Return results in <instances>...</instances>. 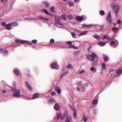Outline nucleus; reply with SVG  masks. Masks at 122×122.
I'll list each match as a JSON object with an SVG mask.
<instances>
[{
    "label": "nucleus",
    "mask_w": 122,
    "mask_h": 122,
    "mask_svg": "<svg viewBox=\"0 0 122 122\" xmlns=\"http://www.w3.org/2000/svg\"><path fill=\"white\" fill-rule=\"evenodd\" d=\"M84 18L83 17L80 16H78L76 17V19L79 21H81Z\"/></svg>",
    "instance_id": "1a4fd4ad"
},
{
    "label": "nucleus",
    "mask_w": 122,
    "mask_h": 122,
    "mask_svg": "<svg viewBox=\"0 0 122 122\" xmlns=\"http://www.w3.org/2000/svg\"><path fill=\"white\" fill-rule=\"evenodd\" d=\"M55 90L59 94H60L61 93V88L59 86H56L55 88Z\"/></svg>",
    "instance_id": "9d476101"
},
{
    "label": "nucleus",
    "mask_w": 122,
    "mask_h": 122,
    "mask_svg": "<svg viewBox=\"0 0 122 122\" xmlns=\"http://www.w3.org/2000/svg\"><path fill=\"white\" fill-rule=\"evenodd\" d=\"M3 49H1L0 50V52H3Z\"/></svg>",
    "instance_id": "0e129e2a"
},
{
    "label": "nucleus",
    "mask_w": 122,
    "mask_h": 122,
    "mask_svg": "<svg viewBox=\"0 0 122 122\" xmlns=\"http://www.w3.org/2000/svg\"><path fill=\"white\" fill-rule=\"evenodd\" d=\"M43 3L45 5L46 7H48L49 6V4L48 2L45 1L43 2Z\"/></svg>",
    "instance_id": "b1692460"
},
{
    "label": "nucleus",
    "mask_w": 122,
    "mask_h": 122,
    "mask_svg": "<svg viewBox=\"0 0 122 122\" xmlns=\"http://www.w3.org/2000/svg\"><path fill=\"white\" fill-rule=\"evenodd\" d=\"M93 37L95 39H100V36L97 34H95L94 36Z\"/></svg>",
    "instance_id": "c85d7f7f"
},
{
    "label": "nucleus",
    "mask_w": 122,
    "mask_h": 122,
    "mask_svg": "<svg viewBox=\"0 0 122 122\" xmlns=\"http://www.w3.org/2000/svg\"><path fill=\"white\" fill-rule=\"evenodd\" d=\"M54 101L55 100L53 99H50L49 100V102L51 103L54 102Z\"/></svg>",
    "instance_id": "4c0bfd02"
},
{
    "label": "nucleus",
    "mask_w": 122,
    "mask_h": 122,
    "mask_svg": "<svg viewBox=\"0 0 122 122\" xmlns=\"http://www.w3.org/2000/svg\"><path fill=\"white\" fill-rule=\"evenodd\" d=\"M27 20H36H36L35 19L33 18L28 19Z\"/></svg>",
    "instance_id": "052dcab7"
},
{
    "label": "nucleus",
    "mask_w": 122,
    "mask_h": 122,
    "mask_svg": "<svg viewBox=\"0 0 122 122\" xmlns=\"http://www.w3.org/2000/svg\"><path fill=\"white\" fill-rule=\"evenodd\" d=\"M103 58L104 59V61L106 62H107L109 61L108 57L106 55L104 56Z\"/></svg>",
    "instance_id": "a211bd4d"
},
{
    "label": "nucleus",
    "mask_w": 122,
    "mask_h": 122,
    "mask_svg": "<svg viewBox=\"0 0 122 122\" xmlns=\"http://www.w3.org/2000/svg\"><path fill=\"white\" fill-rule=\"evenodd\" d=\"M87 59L91 61L94 60L95 58L97 57V55L95 53L93 52L91 55H87Z\"/></svg>",
    "instance_id": "f257e3e1"
},
{
    "label": "nucleus",
    "mask_w": 122,
    "mask_h": 122,
    "mask_svg": "<svg viewBox=\"0 0 122 122\" xmlns=\"http://www.w3.org/2000/svg\"><path fill=\"white\" fill-rule=\"evenodd\" d=\"M55 23L56 24L59 25H64V24L63 23L61 22L60 21L55 22Z\"/></svg>",
    "instance_id": "cd10ccee"
},
{
    "label": "nucleus",
    "mask_w": 122,
    "mask_h": 122,
    "mask_svg": "<svg viewBox=\"0 0 122 122\" xmlns=\"http://www.w3.org/2000/svg\"><path fill=\"white\" fill-rule=\"evenodd\" d=\"M60 106L58 103H56L54 106V109L56 110H58L60 109Z\"/></svg>",
    "instance_id": "6e6552de"
},
{
    "label": "nucleus",
    "mask_w": 122,
    "mask_h": 122,
    "mask_svg": "<svg viewBox=\"0 0 122 122\" xmlns=\"http://www.w3.org/2000/svg\"><path fill=\"white\" fill-rule=\"evenodd\" d=\"M61 18L64 19L65 20L66 19V15H61Z\"/></svg>",
    "instance_id": "2f4dec72"
},
{
    "label": "nucleus",
    "mask_w": 122,
    "mask_h": 122,
    "mask_svg": "<svg viewBox=\"0 0 122 122\" xmlns=\"http://www.w3.org/2000/svg\"><path fill=\"white\" fill-rule=\"evenodd\" d=\"M2 25L3 26H5L6 25V23L5 22H3L2 23Z\"/></svg>",
    "instance_id": "bf43d9fd"
},
{
    "label": "nucleus",
    "mask_w": 122,
    "mask_h": 122,
    "mask_svg": "<svg viewBox=\"0 0 122 122\" xmlns=\"http://www.w3.org/2000/svg\"><path fill=\"white\" fill-rule=\"evenodd\" d=\"M102 66L104 69H105L106 68V64L104 63L102 64Z\"/></svg>",
    "instance_id": "c03bdc74"
},
{
    "label": "nucleus",
    "mask_w": 122,
    "mask_h": 122,
    "mask_svg": "<svg viewBox=\"0 0 122 122\" xmlns=\"http://www.w3.org/2000/svg\"><path fill=\"white\" fill-rule=\"evenodd\" d=\"M3 53L5 55H6L8 54V51L7 50H4L3 49Z\"/></svg>",
    "instance_id": "c756f323"
},
{
    "label": "nucleus",
    "mask_w": 122,
    "mask_h": 122,
    "mask_svg": "<svg viewBox=\"0 0 122 122\" xmlns=\"http://www.w3.org/2000/svg\"><path fill=\"white\" fill-rule=\"evenodd\" d=\"M67 17V18L69 19L72 20L73 19H74V18L73 16L70 15H68Z\"/></svg>",
    "instance_id": "7c9ffc66"
},
{
    "label": "nucleus",
    "mask_w": 122,
    "mask_h": 122,
    "mask_svg": "<svg viewBox=\"0 0 122 122\" xmlns=\"http://www.w3.org/2000/svg\"><path fill=\"white\" fill-rule=\"evenodd\" d=\"M32 42L33 43H36L37 42V41L36 40H34L32 41Z\"/></svg>",
    "instance_id": "09e8293b"
},
{
    "label": "nucleus",
    "mask_w": 122,
    "mask_h": 122,
    "mask_svg": "<svg viewBox=\"0 0 122 122\" xmlns=\"http://www.w3.org/2000/svg\"><path fill=\"white\" fill-rule=\"evenodd\" d=\"M82 88V92H84L85 91V88L84 86H81Z\"/></svg>",
    "instance_id": "a18cd8bd"
},
{
    "label": "nucleus",
    "mask_w": 122,
    "mask_h": 122,
    "mask_svg": "<svg viewBox=\"0 0 122 122\" xmlns=\"http://www.w3.org/2000/svg\"><path fill=\"white\" fill-rule=\"evenodd\" d=\"M84 120L85 122H86L87 120V118L85 117V116L84 117Z\"/></svg>",
    "instance_id": "603ef678"
},
{
    "label": "nucleus",
    "mask_w": 122,
    "mask_h": 122,
    "mask_svg": "<svg viewBox=\"0 0 122 122\" xmlns=\"http://www.w3.org/2000/svg\"><path fill=\"white\" fill-rule=\"evenodd\" d=\"M13 23H8L7 24H6V25H7V26H10L12 24H13Z\"/></svg>",
    "instance_id": "8fccbe9b"
},
{
    "label": "nucleus",
    "mask_w": 122,
    "mask_h": 122,
    "mask_svg": "<svg viewBox=\"0 0 122 122\" xmlns=\"http://www.w3.org/2000/svg\"><path fill=\"white\" fill-rule=\"evenodd\" d=\"M116 29L117 30H118V28H117H117H116Z\"/></svg>",
    "instance_id": "774afa93"
},
{
    "label": "nucleus",
    "mask_w": 122,
    "mask_h": 122,
    "mask_svg": "<svg viewBox=\"0 0 122 122\" xmlns=\"http://www.w3.org/2000/svg\"><path fill=\"white\" fill-rule=\"evenodd\" d=\"M62 114L61 113H59L57 115V118L58 119H60L61 117Z\"/></svg>",
    "instance_id": "72a5a7b5"
},
{
    "label": "nucleus",
    "mask_w": 122,
    "mask_h": 122,
    "mask_svg": "<svg viewBox=\"0 0 122 122\" xmlns=\"http://www.w3.org/2000/svg\"><path fill=\"white\" fill-rule=\"evenodd\" d=\"M87 25L86 24H83L82 25V26L83 27H87Z\"/></svg>",
    "instance_id": "864d4df0"
},
{
    "label": "nucleus",
    "mask_w": 122,
    "mask_h": 122,
    "mask_svg": "<svg viewBox=\"0 0 122 122\" xmlns=\"http://www.w3.org/2000/svg\"><path fill=\"white\" fill-rule=\"evenodd\" d=\"M77 91H80L81 89L79 86H78L77 88Z\"/></svg>",
    "instance_id": "13d9d810"
},
{
    "label": "nucleus",
    "mask_w": 122,
    "mask_h": 122,
    "mask_svg": "<svg viewBox=\"0 0 122 122\" xmlns=\"http://www.w3.org/2000/svg\"><path fill=\"white\" fill-rule=\"evenodd\" d=\"M51 67L53 68L56 69H58L59 68V66L57 62L51 64Z\"/></svg>",
    "instance_id": "423d86ee"
},
{
    "label": "nucleus",
    "mask_w": 122,
    "mask_h": 122,
    "mask_svg": "<svg viewBox=\"0 0 122 122\" xmlns=\"http://www.w3.org/2000/svg\"><path fill=\"white\" fill-rule=\"evenodd\" d=\"M69 70H67L66 71L64 72L61 75V79L62 77L64 76L67 75L69 72Z\"/></svg>",
    "instance_id": "dca6fc26"
},
{
    "label": "nucleus",
    "mask_w": 122,
    "mask_h": 122,
    "mask_svg": "<svg viewBox=\"0 0 122 122\" xmlns=\"http://www.w3.org/2000/svg\"><path fill=\"white\" fill-rule=\"evenodd\" d=\"M72 47H73L75 49H77L79 48L78 47L74 46L73 45H72Z\"/></svg>",
    "instance_id": "4d7b16f0"
},
{
    "label": "nucleus",
    "mask_w": 122,
    "mask_h": 122,
    "mask_svg": "<svg viewBox=\"0 0 122 122\" xmlns=\"http://www.w3.org/2000/svg\"><path fill=\"white\" fill-rule=\"evenodd\" d=\"M117 23L119 25H120L121 24V21L120 20H118Z\"/></svg>",
    "instance_id": "3c124183"
},
{
    "label": "nucleus",
    "mask_w": 122,
    "mask_h": 122,
    "mask_svg": "<svg viewBox=\"0 0 122 122\" xmlns=\"http://www.w3.org/2000/svg\"><path fill=\"white\" fill-rule=\"evenodd\" d=\"M112 7L115 11V13L117 15V14L120 9V6L118 4H113L112 6Z\"/></svg>",
    "instance_id": "f03ea898"
},
{
    "label": "nucleus",
    "mask_w": 122,
    "mask_h": 122,
    "mask_svg": "<svg viewBox=\"0 0 122 122\" xmlns=\"http://www.w3.org/2000/svg\"><path fill=\"white\" fill-rule=\"evenodd\" d=\"M98 44L100 46H104L106 45V43L105 42H99Z\"/></svg>",
    "instance_id": "412c9836"
},
{
    "label": "nucleus",
    "mask_w": 122,
    "mask_h": 122,
    "mask_svg": "<svg viewBox=\"0 0 122 122\" xmlns=\"http://www.w3.org/2000/svg\"><path fill=\"white\" fill-rule=\"evenodd\" d=\"M55 19L56 20H57L56 22H59L61 21L60 17L58 16H55Z\"/></svg>",
    "instance_id": "6ab92c4d"
},
{
    "label": "nucleus",
    "mask_w": 122,
    "mask_h": 122,
    "mask_svg": "<svg viewBox=\"0 0 122 122\" xmlns=\"http://www.w3.org/2000/svg\"><path fill=\"white\" fill-rule=\"evenodd\" d=\"M12 91L15 93L13 94V96L15 97H19L20 96V90L19 89L13 88Z\"/></svg>",
    "instance_id": "7ed1b4c3"
},
{
    "label": "nucleus",
    "mask_w": 122,
    "mask_h": 122,
    "mask_svg": "<svg viewBox=\"0 0 122 122\" xmlns=\"http://www.w3.org/2000/svg\"><path fill=\"white\" fill-rule=\"evenodd\" d=\"M50 41L51 43H52L54 42L55 40L53 39H51L50 40Z\"/></svg>",
    "instance_id": "5fc2aeb1"
},
{
    "label": "nucleus",
    "mask_w": 122,
    "mask_h": 122,
    "mask_svg": "<svg viewBox=\"0 0 122 122\" xmlns=\"http://www.w3.org/2000/svg\"><path fill=\"white\" fill-rule=\"evenodd\" d=\"M5 27L6 29L7 30H10L11 29V27L9 26H7V25H5Z\"/></svg>",
    "instance_id": "79ce46f5"
},
{
    "label": "nucleus",
    "mask_w": 122,
    "mask_h": 122,
    "mask_svg": "<svg viewBox=\"0 0 122 122\" xmlns=\"http://www.w3.org/2000/svg\"><path fill=\"white\" fill-rule=\"evenodd\" d=\"M79 0H75V1L76 2H78Z\"/></svg>",
    "instance_id": "338daca9"
},
{
    "label": "nucleus",
    "mask_w": 122,
    "mask_h": 122,
    "mask_svg": "<svg viewBox=\"0 0 122 122\" xmlns=\"http://www.w3.org/2000/svg\"><path fill=\"white\" fill-rule=\"evenodd\" d=\"M25 83L27 88H28V89L30 91H32V88L29 83L26 81L25 82Z\"/></svg>",
    "instance_id": "ddd939ff"
},
{
    "label": "nucleus",
    "mask_w": 122,
    "mask_h": 122,
    "mask_svg": "<svg viewBox=\"0 0 122 122\" xmlns=\"http://www.w3.org/2000/svg\"><path fill=\"white\" fill-rule=\"evenodd\" d=\"M69 106L72 110H73V111L75 110V109L73 107L71 106V105H70Z\"/></svg>",
    "instance_id": "49530a36"
},
{
    "label": "nucleus",
    "mask_w": 122,
    "mask_h": 122,
    "mask_svg": "<svg viewBox=\"0 0 122 122\" xmlns=\"http://www.w3.org/2000/svg\"><path fill=\"white\" fill-rule=\"evenodd\" d=\"M16 43H18L19 44H22L23 43H25L26 44H28L29 45H31L32 44L31 41H24L19 39L15 40Z\"/></svg>",
    "instance_id": "20e7f679"
},
{
    "label": "nucleus",
    "mask_w": 122,
    "mask_h": 122,
    "mask_svg": "<svg viewBox=\"0 0 122 122\" xmlns=\"http://www.w3.org/2000/svg\"><path fill=\"white\" fill-rule=\"evenodd\" d=\"M39 95L37 93L34 94L33 96V98L34 99H35L38 97Z\"/></svg>",
    "instance_id": "4be33fe9"
},
{
    "label": "nucleus",
    "mask_w": 122,
    "mask_h": 122,
    "mask_svg": "<svg viewBox=\"0 0 122 122\" xmlns=\"http://www.w3.org/2000/svg\"><path fill=\"white\" fill-rule=\"evenodd\" d=\"M56 93L55 92H52L51 93V96H54L56 95Z\"/></svg>",
    "instance_id": "6e6d98bb"
},
{
    "label": "nucleus",
    "mask_w": 122,
    "mask_h": 122,
    "mask_svg": "<svg viewBox=\"0 0 122 122\" xmlns=\"http://www.w3.org/2000/svg\"><path fill=\"white\" fill-rule=\"evenodd\" d=\"M54 8L55 7L54 6H52L51 7V12H53L54 11Z\"/></svg>",
    "instance_id": "ea45409f"
},
{
    "label": "nucleus",
    "mask_w": 122,
    "mask_h": 122,
    "mask_svg": "<svg viewBox=\"0 0 122 122\" xmlns=\"http://www.w3.org/2000/svg\"><path fill=\"white\" fill-rule=\"evenodd\" d=\"M93 24H90L88 25H87V27H92L93 26Z\"/></svg>",
    "instance_id": "de8ad7c7"
},
{
    "label": "nucleus",
    "mask_w": 122,
    "mask_h": 122,
    "mask_svg": "<svg viewBox=\"0 0 122 122\" xmlns=\"http://www.w3.org/2000/svg\"><path fill=\"white\" fill-rule=\"evenodd\" d=\"M103 39L104 40H110V38H109L106 35H105L103 38Z\"/></svg>",
    "instance_id": "a878e982"
},
{
    "label": "nucleus",
    "mask_w": 122,
    "mask_h": 122,
    "mask_svg": "<svg viewBox=\"0 0 122 122\" xmlns=\"http://www.w3.org/2000/svg\"><path fill=\"white\" fill-rule=\"evenodd\" d=\"M72 65L71 64H70L67 66V68L68 69H70L72 67Z\"/></svg>",
    "instance_id": "c9c22d12"
},
{
    "label": "nucleus",
    "mask_w": 122,
    "mask_h": 122,
    "mask_svg": "<svg viewBox=\"0 0 122 122\" xmlns=\"http://www.w3.org/2000/svg\"><path fill=\"white\" fill-rule=\"evenodd\" d=\"M72 36L73 37L76 38V34L74 32H72L71 33Z\"/></svg>",
    "instance_id": "58836bf2"
},
{
    "label": "nucleus",
    "mask_w": 122,
    "mask_h": 122,
    "mask_svg": "<svg viewBox=\"0 0 122 122\" xmlns=\"http://www.w3.org/2000/svg\"><path fill=\"white\" fill-rule=\"evenodd\" d=\"M14 25L15 26H17L18 25V23H14Z\"/></svg>",
    "instance_id": "680f3d73"
},
{
    "label": "nucleus",
    "mask_w": 122,
    "mask_h": 122,
    "mask_svg": "<svg viewBox=\"0 0 122 122\" xmlns=\"http://www.w3.org/2000/svg\"><path fill=\"white\" fill-rule=\"evenodd\" d=\"M14 72L16 75H18L19 73V70L17 69H14Z\"/></svg>",
    "instance_id": "5701e85b"
},
{
    "label": "nucleus",
    "mask_w": 122,
    "mask_h": 122,
    "mask_svg": "<svg viewBox=\"0 0 122 122\" xmlns=\"http://www.w3.org/2000/svg\"><path fill=\"white\" fill-rule=\"evenodd\" d=\"M91 71H93L94 72H96V70H95V68L94 67H92L91 68Z\"/></svg>",
    "instance_id": "a19ab883"
},
{
    "label": "nucleus",
    "mask_w": 122,
    "mask_h": 122,
    "mask_svg": "<svg viewBox=\"0 0 122 122\" xmlns=\"http://www.w3.org/2000/svg\"><path fill=\"white\" fill-rule=\"evenodd\" d=\"M74 111V117L75 118H76V117H77V114L76 111V110H75Z\"/></svg>",
    "instance_id": "e433bc0d"
},
{
    "label": "nucleus",
    "mask_w": 122,
    "mask_h": 122,
    "mask_svg": "<svg viewBox=\"0 0 122 122\" xmlns=\"http://www.w3.org/2000/svg\"><path fill=\"white\" fill-rule=\"evenodd\" d=\"M68 115L67 112L66 111H65L63 114L62 117L61 119L63 120Z\"/></svg>",
    "instance_id": "9b49d317"
},
{
    "label": "nucleus",
    "mask_w": 122,
    "mask_h": 122,
    "mask_svg": "<svg viewBox=\"0 0 122 122\" xmlns=\"http://www.w3.org/2000/svg\"><path fill=\"white\" fill-rule=\"evenodd\" d=\"M116 72L118 74H121L122 73V70L120 69H118L117 70Z\"/></svg>",
    "instance_id": "aec40b11"
},
{
    "label": "nucleus",
    "mask_w": 122,
    "mask_h": 122,
    "mask_svg": "<svg viewBox=\"0 0 122 122\" xmlns=\"http://www.w3.org/2000/svg\"><path fill=\"white\" fill-rule=\"evenodd\" d=\"M71 117L70 116L67 117L66 122H70L71 120Z\"/></svg>",
    "instance_id": "f3484780"
},
{
    "label": "nucleus",
    "mask_w": 122,
    "mask_h": 122,
    "mask_svg": "<svg viewBox=\"0 0 122 122\" xmlns=\"http://www.w3.org/2000/svg\"><path fill=\"white\" fill-rule=\"evenodd\" d=\"M88 32V31L87 30L85 31L82 32V33H81L80 35V36H82L86 34Z\"/></svg>",
    "instance_id": "393cba45"
},
{
    "label": "nucleus",
    "mask_w": 122,
    "mask_h": 122,
    "mask_svg": "<svg viewBox=\"0 0 122 122\" xmlns=\"http://www.w3.org/2000/svg\"><path fill=\"white\" fill-rule=\"evenodd\" d=\"M111 17V12H109L108 13V15L107 17V20L109 22L111 23L112 22Z\"/></svg>",
    "instance_id": "0eeeda50"
},
{
    "label": "nucleus",
    "mask_w": 122,
    "mask_h": 122,
    "mask_svg": "<svg viewBox=\"0 0 122 122\" xmlns=\"http://www.w3.org/2000/svg\"><path fill=\"white\" fill-rule=\"evenodd\" d=\"M110 45L114 48H116L118 45V42L116 40H115V41H112L111 42Z\"/></svg>",
    "instance_id": "39448f33"
},
{
    "label": "nucleus",
    "mask_w": 122,
    "mask_h": 122,
    "mask_svg": "<svg viewBox=\"0 0 122 122\" xmlns=\"http://www.w3.org/2000/svg\"><path fill=\"white\" fill-rule=\"evenodd\" d=\"M66 43L68 44V46L69 47H67V48H72V42L71 41H68L66 42Z\"/></svg>",
    "instance_id": "f8f14e48"
},
{
    "label": "nucleus",
    "mask_w": 122,
    "mask_h": 122,
    "mask_svg": "<svg viewBox=\"0 0 122 122\" xmlns=\"http://www.w3.org/2000/svg\"><path fill=\"white\" fill-rule=\"evenodd\" d=\"M100 14L101 15L103 16L104 15L105 12L104 10H102L100 11Z\"/></svg>",
    "instance_id": "bb28decb"
},
{
    "label": "nucleus",
    "mask_w": 122,
    "mask_h": 122,
    "mask_svg": "<svg viewBox=\"0 0 122 122\" xmlns=\"http://www.w3.org/2000/svg\"><path fill=\"white\" fill-rule=\"evenodd\" d=\"M98 103V101L96 99L92 101V103L93 104H97Z\"/></svg>",
    "instance_id": "473e14b6"
},
{
    "label": "nucleus",
    "mask_w": 122,
    "mask_h": 122,
    "mask_svg": "<svg viewBox=\"0 0 122 122\" xmlns=\"http://www.w3.org/2000/svg\"><path fill=\"white\" fill-rule=\"evenodd\" d=\"M85 71V70H81L79 74H81L84 73Z\"/></svg>",
    "instance_id": "37998d69"
},
{
    "label": "nucleus",
    "mask_w": 122,
    "mask_h": 122,
    "mask_svg": "<svg viewBox=\"0 0 122 122\" xmlns=\"http://www.w3.org/2000/svg\"><path fill=\"white\" fill-rule=\"evenodd\" d=\"M67 4L70 7L73 6L74 5L73 2L70 1H68L67 2Z\"/></svg>",
    "instance_id": "2eb2a0df"
},
{
    "label": "nucleus",
    "mask_w": 122,
    "mask_h": 122,
    "mask_svg": "<svg viewBox=\"0 0 122 122\" xmlns=\"http://www.w3.org/2000/svg\"><path fill=\"white\" fill-rule=\"evenodd\" d=\"M6 91L5 90H3L2 91L3 92L5 93L6 92Z\"/></svg>",
    "instance_id": "e2e57ef3"
},
{
    "label": "nucleus",
    "mask_w": 122,
    "mask_h": 122,
    "mask_svg": "<svg viewBox=\"0 0 122 122\" xmlns=\"http://www.w3.org/2000/svg\"><path fill=\"white\" fill-rule=\"evenodd\" d=\"M5 0H0V1L2 3H3L4 2Z\"/></svg>",
    "instance_id": "69168bd1"
},
{
    "label": "nucleus",
    "mask_w": 122,
    "mask_h": 122,
    "mask_svg": "<svg viewBox=\"0 0 122 122\" xmlns=\"http://www.w3.org/2000/svg\"><path fill=\"white\" fill-rule=\"evenodd\" d=\"M40 18H41V19L43 20H44L46 21H47L48 20V19L47 18L43 17H40Z\"/></svg>",
    "instance_id": "f704fd0d"
},
{
    "label": "nucleus",
    "mask_w": 122,
    "mask_h": 122,
    "mask_svg": "<svg viewBox=\"0 0 122 122\" xmlns=\"http://www.w3.org/2000/svg\"><path fill=\"white\" fill-rule=\"evenodd\" d=\"M42 11L43 12H44L45 13H46L47 14L51 15V16H53V15H51L49 13V12L46 9H43L42 10Z\"/></svg>",
    "instance_id": "4468645a"
}]
</instances>
